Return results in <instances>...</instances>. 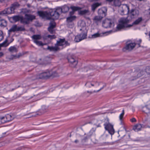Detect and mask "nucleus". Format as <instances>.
<instances>
[{
  "instance_id": "56",
  "label": "nucleus",
  "mask_w": 150,
  "mask_h": 150,
  "mask_svg": "<svg viewBox=\"0 0 150 150\" xmlns=\"http://www.w3.org/2000/svg\"><path fill=\"white\" fill-rule=\"evenodd\" d=\"M88 69V68H87V67H85L84 68V69H85V70H86V71H87Z\"/></svg>"
},
{
  "instance_id": "7",
  "label": "nucleus",
  "mask_w": 150,
  "mask_h": 150,
  "mask_svg": "<svg viewBox=\"0 0 150 150\" xmlns=\"http://www.w3.org/2000/svg\"><path fill=\"white\" fill-rule=\"evenodd\" d=\"M51 75V74L50 73V72L48 70H47L45 72L40 73L39 76H37L36 79L44 78L50 77Z\"/></svg>"
},
{
  "instance_id": "43",
  "label": "nucleus",
  "mask_w": 150,
  "mask_h": 150,
  "mask_svg": "<svg viewBox=\"0 0 150 150\" xmlns=\"http://www.w3.org/2000/svg\"><path fill=\"white\" fill-rule=\"evenodd\" d=\"M7 14L6 9L4 11L0 12V15H5Z\"/></svg>"
},
{
  "instance_id": "57",
  "label": "nucleus",
  "mask_w": 150,
  "mask_h": 150,
  "mask_svg": "<svg viewBox=\"0 0 150 150\" xmlns=\"http://www.w3.org/2000/svg\"><path fill=\"white\" fill-rule=\"evenodd\" d=\"M87 92H88V93H90L91 94V93H93L92 92H91V91H90V92H89V91H87Z\"/></svg>"
},
{
  "instance_id": "48",
  "label": "nucleus",
  "mask_w": 150,
  "mask_h": 150,
  "mask_svg": "<svg viewBox=\"0 0 150 150\" xmlns=\"http://www.w3.org/2000/svg\"><path fill=\"white\" fill-rule=\"evenodd\" d=\"M141 42H142L141 40L139 39V41H138V42L137 43V44L139 46V47L140 46V43H141Z\"/></svg>"
},
{
  "instance_id": "40",
  "label": "nucleus",
  "mask_w": 150,
  "mask_h": 150,
  "mask_svg": "<svg viewBox=\"0 0 150 150\" xmlns=\"http://www.w3.org/2000/svg\"><path fill=\"white\" fill-rule=\"evenodd\" d=\"M148 106H146L143 110V111L146 114L149 113V111L150 112V109H148Z\"/></svg>"
},
{
  "instance_id": "45",
  "label": "nucleus",
  "mask_w": 150,
  "mask_h": 150,
  "mask_svg": "<svg viewBox=\"0 0 150 150\" xmlns=\"http://www.w3.org/2000/svg\"><path fill=\"white\" fill-rule=\"evenodd\" d=\"M4 35L2 31L0 30V42L4 38Z\"/></svg>"
},
{
  "instance_id": "53",
  "label": "nucleus",
  "mask_w": 150,
  "mask_h": 150,
  "mask_svg": "<svg viewBox=\"0 0 150 150\" xmlns=\"http://www.w3.org/2000/svg\"><path fill=\"white\" fill-rule=\"evenodd\" d=\"M103 88H101L99 90H98L97 91H94V92H98L99 91H100Z\"/></svg>"
},
{
  "instance_id": "20",
  "label": "nucleus",
  "mask_w": 150,
  "mask_h": 150,
  "mask_svg": "<svg viewBox=\"0 0 150 150\" xmlns=\"http://www.w3.org/2000/svg\"><path fill=\"white\" fill-rule=\"evenodd\" d=\"M79 13L81 15H89L90 14V13L88 10L79 11Z\"/></svg>"
},
{
  "instance_id": "47",
  "label": "nucleus",
  "mask_w": 150,
  "mask_h": 150,
  "mask_svg": "<svg viewBox=\"0 0 150 150\" xmlns=\"http://www.w3.org/2000/svg\"><path fill=\"white\" fill-rule=\"evenodd\" d=\"M47 38H50L51 39H54L55 38L56 36L54 35H47Z\"/></svg>"
},
{
  "instance_id": "39",
  "label": "nucleus",
  "mask_w": 150,
  "mask_h": 150,
  "mask_svg": "<svg viewBox=\"0 0 150 150\" xmlns=\"http://www.w3.org/2000/svg\"><path fill=\"white\" fill-rule=\"evenodd\" d=\"M100 36V34L98 33H97L92 35L91 36V38H94L99 37Z\"/></svg>"
},
{
  "instance_id": "33",
  "label": "nucleus",
  "mask_w": 150,
  "mask_h": 150,
  "mask_svg": "<svg viewBox=\"0 0 150 150\" xmlns=\"http://www.w3.org/2000/svg\"><path fill=\"white\" fill-rule=\"evenodd\" d=\"M120 0H114V4L115 6H120L121 5V3Z\"/></svg>"
},
{
  "instance_id": "21",
  "label": "nucleus",
  "mask_w": 150,
  "mask_h": 150,
  "mask_svg": "<svg viewBox=\"0 0 150 150\" xmlns=\"http://www.w3.org/2000/svg\"><path fill=\"white\" fill-rule=\"evenodd\" d=\"M17 25H13L12 26L11 28L8 30V34L9 35L11 32H14L17 31Z\"/></svg>"
},
{
  "instance_id": "41",
  "label": "nucleus",
  "mask_w": 150,
  "mask_h": 150,
  "mask_svg": "<svg viewBox=\"0 0 150 150\" xmlns=\"http://www.w3.org/2000/svg\"><path fill=\"white\" fill-rule=\"evenodd\" d=\"M96 130V129L95 128H92L89 132L88 135L90 136L92 135L93 133L95 132Z\"/></svg>"
},
{
  "instance_id": "38",
  "label": "nucleus",
  "mask_w": 150,
  "mask_h": 150,
  "mask_svg": "<svg viewBox=\"0 0 150 150\" xmlns=\"http://www.w3.org/2000/svg\"><path fill=\"white\" fill-rule=\"evenodd\" d=\"M17 31H23L25 30V29L23 26H17Z\"/></svg>"
},
{
  "instance_id": "10",
  "label": "nucleus",
  "mask_w": 150,
  "mask_h": 150,
  "mask_svg": "<svg viewBox=\"0 0 150 150\" xmlns=\"http://www.w3.org/2000/svg\"><path fill=\"white\" fill-rule=\"evenodd\" d=\"M55 23L54 21L50 23L48 30L50 33L54 34V33L55 31L54 30V28L55 27Z\"/></svg>"
},
{
  "instance_id": "2",
  "label": "nucleus",
  "mask_w": 150,
  "mask_h": 150,
  "mask_svg": "<svg viewBox=\"0 0 150 150\" xmlns=\"http://www.w3.org/2000/svg\"><path fill=\"white\" fill-rule=\"evenodd\" d=\"M80 30L83 31L82 33L79 35H77L75 38L74 40L76 42H78L86 38L87 34L85 27H83L80 29Z\"/></svg>"
},
{
  "instance_id": "1",
  "label": "nucleus",
  "mask_w": 150,
  "mask_h": 150,
  "mask_svg": "<svg viewBox=\"0 0 150 150\" xmlns=\"http://www.w3.org/2000/svg\"><path fill=\"white\" fill-rule=\"evenodd\" d=\"M115 21L113 18H106L103 21V26L105 28H113L115 25Z\"/></svg>"
},
{
  "instance_id": "46",
  "label": "nucleus",
  "mask_w": 150,
  "mask_h": 150,
  "mask_svg": "<svg viewBox=\"0 0 150 150\" xmlns=\"http://www.w3.org/2000/svg\"><path fill=\"white\" fill-rule=\"evenodd\" d=\"M1 119V122L2 124H4L7 122L5 117H0Z\"/></svg>"
},
{
  "instance_id": "58",
  "label": "nucleus",
  "mask_w": 150,
  "mask_h": 150,
  "mask_svg": "<svg viewBox=\"0 0 150 150\" xmlns=\"http://www.w3.org/2000/svg\"><path fill=\"white\" fill-rule=\"evenodd\" d=\"M6 134V132H5V133H3V136H4V135Z\"/></svg>"
},
{
  "instance_id": "52",
  "label": "nucleus",
  "mask_w": 150,
  "mask_h": 150,
  "mask_svg": "<svg viewBox=\"0 0 150 150\" xmlns=\"http://www.w3.org/2000/svg\"><path fill=\"white\" fill-rule=\"evenodd\" d=\"M114 0H106V1L109 2H111L112 1H114Z\"/></svg>"
},
{
  "instance_id": "14",
  "label": "nucleus",
  "mask_w": 150,
  "mask_h": 150,
  "mask_svg": "<svg viewBox=\"0 0 150 150\" xmlns=\"http://www.w3.org/2000/svg\"><path fill=\"white\" fill-rule=\"evenodd\" d=\"M47 50H49L50 51L56 52L59 50V48L57 47L56 45L55 46H48L47 48Z\"/></svg>"
},
{
  "instance_id": "32",
  "label": "nucleus",
  "mask_w": 150,
  "mask_h": 150,
  "mask_svg": "<svg viewBox=\"0 0 150 150\" xmlns=\"http://www.w3.org/2000/svg\"><path fill=\"white\" fill-rule=\"evenodd\" d=\"M19 6V4L18 3L16 2L13 4L11 5V7L12 8H13V11H14V10L18 7Z\"/></svg>"
},
{
  "instance_id": "36",
  "label": "nucleus",
  "mask_w": 150,
  "mask_h": 150,
  "mask_svg": "<svg viewBox=\"0 0 150 150\" xmlns=\"http://www.w3.org/2000/svg\"><path fill=\"white\" fill-rule=\"evenodd\" d=\"M7 41L5 40L3 43L0 44V47H6L8 46V44L7 43Z\"/></svg>"
},
{
  "instance_id": "34",
  "label": "nucleus",
  "mask_w": 150,
  "mask_h": 150,
  "mask_svg": "<svg viewBox=\"0 0 150 150\" xmlns=\"http://www.w3.org/2000/svg\"><path fill=\"white\" fill-rule=\"evenodd\" d=\"M22 54L21 53H19L18 54L16 55H12L11 56V59H16L17 58H19L21 56H22Z\"/></svg>"
},
{
  "instance_id": "28",
  "label": "nucleus",
  "mask_w": 150,
  "mask_h": 150,
  "mask_svg": "<svg viewBox=\"0 0 150 150\" xmlns=\"http://www.w3.org/2000/svg\"><path fill=\"white\" fill-rule=\"evenodd\" d=\"M7 25V22L4 19H0V26L5 27Z\"/></svg>"
},
{
  "instance_id": "24",
  "label": "nucleus",
  "mask_w": 150,
  "mask_h": 150,
  "mask_svg": "<svg viewBox=\"0 0 150 150\" xmlns=\"http://www.w3.org/2000/svg\"><path fill=\"white\" fill-rule=\"evenodd\" d=\"M142 127V125L140 124H138L134 126L133 128V129L135 131H138L141 130Z\"/></svg>"
},
{
  "instance_id": "61",
  "label": "nucleus",
  "mask_w": 150,
  "mask_h": 150,
  "mask_svg": "<svg viewBox=\"0 0 150 150\" xmlns=\"http://www.w3.org/2000/svg\"><path fill=\"white\" fill-rule=\"evenodd\" d=\"M149 10L150 11V8L149 9Z\"/></svg>"
},
{
  "instance_id": "29",
  "label": "nucleus",
  "mask_w": 150,
  "mask_h": 150,
  "mask_svg": "<svg viewBox=\"0 0 150 150\" xmlns=\"http://www.w3.org/2000/svg\"><path fill=\"white\" fill-rule=\"evenodd\" d=\"M6 10L7 14H10L14 12L13 9L12 8L11 6L10 8H8L6 9Z\"/></svg>"
},
{
  "instance_id": "9",
  "label": "nucleus",
  "mask_w": 150,
  "mask_h": 150,
  "mask_svg": "<svg viewBox=\"0 0 150 150\" xmlns=\"http://www.w3.org/2000/svg\"><path fill=\"white\" fill-rule=\"evenodd\" d=\"M38 15L42 18H46L47 19H50V16L49 13L47 11H38Z\"/></svg>"
},
{
  "instance_id": "3",
  "label": "nucleus",
  "mask_w": 150,
  "mask_h": 150,
  "mask_svg": "<svg viewBox=\"0 0 150 150\" xmlns=\"http://www.w3.org/2000/svg\"><path fill=\"white\" fill-rule=\"evenodd\" d=\"M60 13H61L59 11L58 8L56 9L50 10L49 13L50 19L53 20L57 19L59 17Z\"/></svg>"
},
{
  "instance_id": "50",
  "label": "nucleus",
  "mask_w": 150,
  "mask_h": 150,
  "mask_svg": "<svg viewBox=\"0 0 150 150\" xmlns=\"http://www.w3.org/2000/svg\"><path fill=\"white\" fill-rule=\"evenodd\" d=\"M86 84H91V85L92 86H94V85L92 83H91L90 82H88L86 83Z\"/></svg>"
},
{
  "instance_id": "18",
  "label": "nucleus",
  "mask_w": 150,
  "mask_h": 150,
  "mask_svg": "<svg viewBox=\"0 0 150 150\" xmlns=\"http://www.w3.org/2000/svg\"><path fill=\"white\" fill-rule=\"evenodd\" d=\"M71 8L72 10V11L71 12H70L69 13V15L71 16H72V15L74 13V11H76L77 10H79L81 9V8L78 7L76 6H71Z\"/></svg>"
},
{
  "instance_id": "17",
  "label": "nucleus",
  "mask_w": 150,
  "mask_h": 150,
  "mask_svg": "<svg viewBox=\"0 0 150 150\" xmlns=\"http://www.w3.org/2000/svg\"><path fill=\"white\" fill-rule=\"evenodd\" d=\"M25 16L27 18L29 22V21H32L35 18V16L30 14H26L25 15Z\"/></svg>"
},
{
  "instance_id": "31",
  "label": "nucleus",
  "mask_w": 150,
  "mask_h": 150,
  "mask_svg": "<svg viewBox=\"0 0 150 150\" xmlns=\"http://www.w3.org/2000/svg\"><path fill=\"white\" fill-rule=\"evenodd\" d=\"M21 17L19 16H15L12 17V18L15 22H17L20 20Z\"/></svg>"
},
{
  "instance_id": "15",
  "label": "nucleus",
  "mask_w": 150,
  "mask_h": 150,
  "mask_svg": "<svg viewBox=\"0 0 150 150\" xmlns=\"http://www.w3.org/2000/svg\"><path fill=\"white\" fill-rule=\"evenodd\" d=\"M120 10L122 13L125 12V11L129 12V8L127 5L123 4L120 8Z\"/></svg>"
},
{
  "instance_id": "62",
  "label": "nucleus",
  "mask_w": 150,
  "mask_h": 150,
  "mask_svg": "<svg viewBox=\"0 0 150 150\" xmlns=\"http://www.w3.org/2000/svg\"><path fill=\"white\" fill-rule=\"evenodd\" d=\"M100 126H99V125H98V127H100Z\"/></svg>"
},
{
  "instance_id": "11",
  "label": "nucleus",
  "mask_w": 150,
  "mask_h": 150,
  "mask_svg": "<svg viewBox=\"0 0 150 150\" xmlns=\"http://www.w3.org/2000/svg\"><path fill=\"white\" fill-rule=\"evenodd\" d=\"M139 11L137 9H132L130 12V14L132 18H134L137 17L139 15Z\"/></svg>"
},
{
  "instance_id": "5",
  "label": "nucleus",
  "mask_w": 150,
  "mask_h": 150,
  "mask_svg": "<svg viewBox=\"0 0 150 150\" xmlns=\"http://www.w3.org/2000/svg\"><path fill=\"white\" fill-rule=\"evenodd\" d=\"M104 125L105 130H107L110 134L112 135L114 134V130L112 125L109 123H105Z\"/></svg>"
},
{
  "instance_id": "22",
  "label": "nucleus",
  "mask_w": 150,
  "mask_h": 150,
  "mask_svg": "<svg viewBox=\"0 0 150 150\" xmlns=\"http://www.w3.org/2000/svg\"><path fill=\"white\" fill-rule=\"evenodd\" d=\"M21 22L23 24H28L29 22L28 21L27 18L25 16V18L21 16L20 18Z\"/></svg>"
},
{
  "instance_id": "30",
  "label": "nucleus",
  "mask_w": 150,
  "mask_h": 150,
  "mask_svg": "<svg viewBox=\"0 0 150 150\" xmlns=\"http://www.w3.org/2000/svg\"><path fill=\"white\" fill-rule=\"evenodd\" d=\"M142 17H140L138 18L136 20L134 21L133 23V25H138L142 21Z\"/></svg>"
},
{
  "instance_id": "42",
  "label": "nucleus",
  "mask_w": 150,
  "mask_h": 150,
  "mask_svg": "<svg viewBox=\"0 0 150 150\" xmlns=\"http://www.w3.org/2000/svg\"><path fill=\"white\" fill-rule=\"evenodd\" d=\"M145 71L148 74H150V66L146 67Z\"/></svg>"
},
{
  "instance_id": "59",
  "label": "nucleus",
  "mask_w": 150,
  "mask_h": 150,
  "mask_svg": "<svg viewBox=\"0 0 150 150\" xmlns=\"http://www.w3.org/2000/svg\"><path fill=\"white\" fill-rule=\"evenodd\" d=\"M6 0H0V1H5Z\"/></svg>"
},
{
  "instance_id": "4",
  "label": "nucleus",
  "mask_w": 150,
  "mask_h": 150,
  "mask_svg": "<svg viewBox=\"0 0 150 150\" xmlns=\"http://www.w3.org/2000/svg\"><path fill=\"white\" fill-rule=\"evenodd\" d=\"M129 21V20L127 18H121L119 21V24H118L116 27L117 31L120 30L124 28Z\"/></svg>"
},
{
  "instance_id": "19",
  "label": "nucleus",
  "mask_w": 150,
  "mask_h": 150,
  "mask_svg": "<svg viewBox=\"0 0 150 150\" xmlns=\"http://www.w3.org/2000/svg\"><path fill=\"white\" fill-rule=\"evenodd\" d=\"M68 60L69 62L73 64L74 65L72 66L73 67H75L77 64V62L72 57L69 58Z\"/></svg>"
},
{
  "instance_id": "37",
  "label": "nucleus",
  "mask_w": 150,
  "mask_h": 150,
  "mask_svg": "<svg viewBox=\"0 0 150 150\" xmlns=\"http://www.w3.org/2000/svg\"><path fill=\"white\" fill-rule=\"evenodd\" d=\"M34 43L36 44V45L38 46H43L45 44L43 43L41 41H34Z\"/></svg>"
},
{
  "instance_id": "16",
  "label": "nucleus",
  "mask_w": 150,
  "mask_h": 150,
  "mask_svg": "<svg viewBox=\"0 0 150 150\" xmlns=\"http://www.w3.org/2000/svg\"><path fill=\"white\" fill-rule=\"evenodd\" d=\"M103 18L102 16H96L93 19V20L95 23L98 24V23L101 22Z\"/></svg>"
},
{
  "instance_id": "13",
  "label": "nucleus",
  "mask_w": 150,
  "mask_h": 150,
  "mask_svg": "<svg viewBox=\"0 0 150 150\" xmlns=\"http://www.w3.org/2000/svg\"><path fill=\"white\" fill-rule=\"evenodd\" d=\"M59 11L61 13H65L68 12L69 10V8L67 5H64L62 8L58 7Z\"/></svg>"
},
{
  "instance_id": "60",
  "label": "nucleus",
  "mask_w": 150,
  "mask_h": 150,
  "mask_svg": "<svg viewBox=\"0 0 150 150\" xmlns=\"http://www.w3.org/2000/svg\"><path fill=\"white\" fill-rule=\"evenodd\" d=\"M149 37L150 38V32H149Z\"/></svg>"
},
{
  "instance_id": "51",
  "label": "nucleus",
  "mask_w": 150,
  "mask_h": 150,
  "mask_svg": "<svg viewBox=\"0 0 150 150\" xmlns=\"http://www.w3.org/2000/svg\"><path fill=\"white\" fill-rule=\"evenodd\" d=\"M3 55V53L2 52H0V57H2Z\"/></svg>"
},
{
  "instance_id": "23",
  "label": "nucleus",
  "mask_w": 150,
  "mask_h": 150,
  "mask_svg": "<svg viewBox=\"0 0 150 150\" xmlns=\"http://www.w3.org/2000/svg\"><path fill=\"white\" fill-rule=\"evenodd\" d=\"M101 5V4L98 3H95L93 4L91 6V9L92 11H94L99 6Z\"/></svg>"
},
{
  "instance_id": "55",
  "label": "nucleus",
  "mask_w": 150,
  "mask_h": 150,
  "mask_svg": "<svg viewBox=\"0 0 150 150\" xmlns=\"http://www.w3.org/2000/svg\"><path fill=\"white\" fill-rule=\"evenodd\" d=\"M45 59L46 60L48 59L50 61V58H49L46 57L45 58Z\"/></svg>"
},
{
  "instance_id": "27",
  "label": "nucleus",
  "mask_w": 150,
  "mask_h": 150,
  "mask_svg": "<svg viewBox=\"0 0 150 150\" xmlns=\"http://www.w3.org/2000/svg\"><path fill=\"white\" fill-rule=\"evenodd\" d=\"M67 18V22H71L75 19L76 16H71Z\"/></svg>"
},
{
  "instance_id": "12",
  "label": "nucleus",
  "mask_w": 150,
  "mask_h": 150,
  "mask_svg": "<svg viewBox=\"0 0 150 150\" xmlns=\"http://www.w3.org/2000/svg\"><path fill=\"white\" fill-rule=\"evenodd\" d=\"M107 10L106 8H103L98 9V13L99 16H102L103 17L105 16L106 15V12Z\"/></svg>"
},
{
  "instance_id": "8",
  "label": "nucleus",
  "mask_w": 150,
  "mask_h": 150,
  "mask_svg": "<svg viewBox=\"0 0 150 150\" xmlns=\"http://www.w3.org/2000/svg\"><path fill=\"white\" fill-rule=\"evenodd\" d=\"M55 45L58 47L59 46H62L65 47L67 45H69V44L67 42L65 41L64 39H60L59 41H57V44Z\"/></svg>"
},
{
  "instance_id": "44",
  "label": "nucleus",
  "mask_w": 150,
  "mask_h": 150,
  "mask_svg": "<svg viewBox=\"0 0 150 150\" xmlns=\"http://www.w3.org/2000/svg\"><path fill=\"white\" fill-rule=\"evenodd\" d=\"M124 115V110H123L122 111V112L120 114L119 116V119L121 121Z\"/></svg>"
},
{
  "instance_id": "26",
  "label": "nucleus",
  "mask_w": 150,
  "mask_h": 150,
  "mask_svg": "<svg viewBox=\"0 0 150 150\" xmlns=\"http://www.w3.org/2000/svg\"><path fill=\"white\" fill-rule=\"evenodd\" d=\"M32 38L34 40V41H37L41 38V35H34L32 36Z\"/></svg>"
},
{
  "instance_id": "49",
  "label": "nucleus",
  "mask_w": 150,
  "mask_h": 150,
  "mask_svg": "<svg viewBox=\"0 0 150 150\" xmlns=\"http://www.w3.org/2000/svg\"><path fill=\"white\" fill-rule=\"evenodd\" d=\"M131 121L132 122H135L136 121V119L134 118H133L131 119Z\"/></svg>"
},
{
  "instance_id": "35",
  "label": "nucleus",
  "mask_w": 150,
  "mask_h": 150,
  "mask_svg": "<svg viewBox=\"0 0 150 150\" xmlns=\"http://www.w3.org/2000/svg\"><path fill=\"white\" fill-rule=\"evenodd\" d=\"M9 51L11 52H16L17 51L16 48L14 47H11L9 48Z\"/></svg>"
},
{
  "instance_id": "54",
  "label": "nucleus",
  "mask_w": 150,
  "mask_h": 150,
  "mask_svg": "<svg viewBox=\"0 0 150 150\" xmlns=\"http://www.w3.org/2000/svg\"><path fill=\"white\" fill-rule=\"evenodd\" d=\"M79 141L77 140H76L74 141V142L76 143H77Z\"/></svg>"
},
{
  "instance_id": "25",
  "label": "nucleus",
  "mask_w": 150,
  "mask_h": 150,
  "mask_svg": "<svg viewBox=\"0 0 150 150\" xmlns=\"http://www.w3.org/2000/svg\"><path fill=\"white\" fill-rule=\"evenodd\" d=\"M6 122L10 121L13 119V117L9 114H7L5 117Z\"/></svg>"
},
{
  "instance_id": "6",
  "label": "nucleus",
  "mask_w": 150,
  "mask_h": 150,
  "mask_svg": "<svg viewBox=\"0 0 150 150\" xmlns=\"http://www.w3.org/2000/svg\"><path fill=\"white\" fill-rule=\"evenodd\" d=\"M136 44L134 43L130 42V41H128L126 42L125 47L123 48V50L125 51V50L130 51L132 50L135 47Z\"/></svg>"
}]
</instances>
